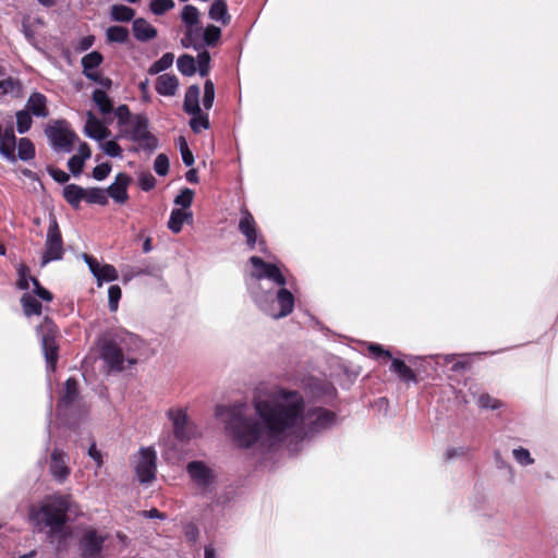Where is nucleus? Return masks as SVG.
<instances>
[{"mask_svg": "<svg viewBox=\"0 0 558 558\" xmlns=\"http://www.w3.org/2000/svg\"><path fill=\"white\" fill-rule=\"evenodd\" d=\"M148 119L145 116H136L130 129L124 131V137L137 143L140 148L153 153L158 147V140L148 130Z\"/></svg>", "mask_w": 558, "mask_h": 558, "instance_id": "6", "label": "nucleus"}, {"mask_svg": "<svg viewBox=\"0 0 558 558\" xmlns=\"http://www.w3.org/2000/svg\"><path fill=\"white\" fill-rule=\"evenodd\" d=\"M468 453L469 449L466 447H452L447 449L446 459L451 460L459 457H465Z\"/></svg>", "mask_w": 558, "mask_h": 558, "instance_id": "63", "label": "nucleus"}, {"mask_svg": "<svg viewBox=\"0 0 558 558\" xmlns=\"http://www.w3.org/2000/svg\"><path fill=\"white\" fill-rule=\"evenodd\" d=\"M44 132L51 149L57 153H71L74 149L75 142L78 141V136L72 130L71 124L63 119L50 122L46 125Z\"/></svg>", "mask_w": 558, "mask_h": 558, "instance_id": "4", "label": "nucleus"}, {"mask_svg": "<svg viewBox=\"0 0 558 558\" xmlns=\"http://www.w3.org/2000/svg\"><path fill=\"white\" fill-rule=\"evenodd\" d=\"M186 473L202 493L213 489L216 476L214 471L204 461L194 460L189 462L186 464Z\"/></svg>", "mask_w": 558, "mask_h": 558, "instance_id": "10", "label": "nucleus"}, {"mask_svg": "<svg viewBox=\"0 0 558 558\" xmlns=\"http://www.w3.org/2000/svg\"><path fill=\"white\" fill-rule=\"evenodd\" d=\"M112 112H114L120 124H125L131 117V111L126 105H120Z\"/></svg>", "mask_w": 558, "mask_h": 558, "instance_id": "57", "label": "nucleus"}, {"mask_svg": "<svg viewBox=\"0 0 558 558\" xmlns=\"http://www.w3.org/2000/svg\"><path fill=\"white\" fill-rule=\"evenodd\" d=\"M106 536L98 534L94 529H87L80 539L82 558H98L102 551Z\"/></svg>", "mask_w": 558, "mask_h": 558, "instance_id": "13", "label": "nucleus"}, {"mask_svg": "<svg viewBox=\"0 0 558 558\" xmlns=\"http://www.w3.org/2000/svg\"><path fill=\"white\" fill-rule=\"evenodd\" d=\"M208 15L213 21L220 22L222 25H228L231 16L228 12V5L225 0L213 1Z\"/></svg>", "mask_w": 558, "mask_h": 558, "instance_id": "24", "label": "nucleus"}, {"mask_svg": "<svg viewBox=\"0 0 558 558\" xmlns=\"http://www.w3.org/2000/svg\"><path fill=\"white\" fill-rule=\"evenodd\" d=\"M210 54L208 51H203L197 56V68L201 76H206L209 72Z\"/></svg>", "mask_w": 558, "mask_h": 558, "instance_id": "50", "label": "nucleus"}, {"mask_svg": "<svg viewBox=\"0 0 558 558\" xmlns=\"http://www.w3.org/2000/svg\"><path fill=\"white\" fill-rule=\"evenodd\" d=\"M85 202L88 204L107 205L108 197L105 190L100 187L86 189Z\"/></svg>", "mask_w": 558, "mask_h": 558, "instance_id": "36", "label": "nucleus"}, {"mask_svg": "<svg viewBox=\"0 0 558 558\" xmlns=\"http://www.w3.org/2000/svg\"><path fill=\"white\" fill-rule=\"evenodd\" d=\"M184 536L190 543H196L199 536V531L196 525L189 524L184 529Z\"/></svg>", "mask_w": 558, "mask_h": 558, "instance_id": "64", "label": "nucleus"}, {"mask_svg": "<svg viewBox=\"0 0 558 558\" xmlns=\"http://www.w3.org/2000/svg\"><path fill=\"white\" fill-rule=\"evenodd\" d=\"M100 355L110 371L120 372L124 369L126 355L112 338L110 332H106L100 339Z\"/></svg>", "mask_w": 558, "mask_h": 558, "instance_id": "9", "label": "nucleus"}, {"mask_svg": "<svg viewBox=\"0 0 558 558\" xmlns=\"http://www.w3.org/2000/svg\"><path fill=\"white\" fill-rule=\"evenodd\" d=\"M198 17H199V12H198V9L194 5H191V4H186L183 9H182V12H181V19H182V22L186 25L187 27V32H186V35L185 37L182 39V45L184 47H190V41H189V37L192 35L193 33V26L197 25L198 24Z\"/></svg>", "mask_w": 558, "mask_h": 558, "instance_id": "20", "label": "nucleus"}, {"mask_svg": "<svg viewBox=\"0 0 558 558\" xmlns=\"http://www.w3.org/2000/svg\"><path fill=\"white\" fill-rule=\"evenodd\" d=\"M131 181L132 179L128 173H118L114 181L105 190L107 197L110 196L118 204H124L129 199L128 186Z\"/></svg>", "mask_w": 558, "mask_h": 558, "instance_id": "15", "label": "nucleus"}, {"mask_svg": "<svg viewBox=\"0 0 558 558\" xmlns=\"http://www.w3.org/2000/svg\"><path fill=\"white\" fill-rule=\"evenodd\" d=\"M47 171L49 175L58 183L64 184L70 180V175L59 168L50 166L47 168Z\"/></svg>", "mask_w": 558, "mask_h": 558, "instance_id": "56", "label": "nucleus"}, {"mask_svg": "<svg viewBox=\"0 0 558 558\" xmlns=\"http://www.w3.org/2000/svg\"><path fill=\"white\" fill-rule=\"evenodd\" d=\"M102 151L111 158H122V148L116 141L100 143Z\"/></svg>", "mask_w": 558, "mask_h": 558, "instance_id": "47", "label": "nucleus"}, {"mask_svg": "<svg viewBox=\"0 0 558 558\" xmlns=\"http://www.w3.org/2000/svg\"><path fill=\"white\" fill-rule=\"evenodd\" d=\"M21 304L27 317L41 314L43 305L32 293H24L21 298Z\"/></svg>", "mask_w": 558, "mask_h": 558, "instance_id": "28", "label": "nucleus"}, {"mask_svg": "<svg viewBox=\"0 0 558 558\" xmlns=\"http://www.w3.org/2000/svg\"><path fill=\"white\" fill-rule=\"evenodd\" d=\"M132 31L135 39L141 43L149 41L157 36L156 27L143 17L133 20Z\"/></svg>", "mask_w": 558, "mask_h": 558, "instance_id": "19", "label": "nucleus"}, {"mask_svg": "<svg viewBox=\"0 0 558 558\" xmlns=\"http://www.w3.org/2000/svg\"><path fill=\"white\" fill-rule=\"evenodd\" d=\"M368 351L376 359H379L381 356L387 357V359H391V353L388 350H385L378 343H369L368 344Z\"/></svg>", "mask_w": 558, "mask_h": 558, "instance_id": "59", "label": "nucleus"}, {"mask_svg": "<svg viewBox=\"0 0 558 558\" xmlns=\"http://www.w3.org/2000/svg\"><path fill=\"white\" fill-rule=\"evenodd\" d=\"M83 258H84L85 263L87 264L90 272L96 278L98 276L101 265L98 263V260L95 257H93L88 254H84Z\"/></svg>", "mask_w": 558, "mask_h": 558, "instance_id": "62", "label": "nucleus"}, {"mask_svg": "<svg viewBox=\"0 0 558 558\" xmlns=\"http://www.w3.org/2000/svg\"><path fill=\"white\" fill-rule=\"evenodd\" d=\"M22 90V84L19 80L13 77H8L3 81H0V95H19Z\"/></svg>", "mask_w": 558, "mask_h": 558, "instance_id": "38", "label": "nucleus"}, {"mask_svg": "<svg viewBox=\"0 0 558 558\" xmlns=\"http://www.w3.org/2000/svg\"><path fill=\"white\" fill-rule=\"evenodd\" d=\"M178 70L182 75L192 76L196 72L195 59L190 54H183L177 60Z\"/></svg>", "mask_w": 558, "mask_h": 558, "instance_id": "34", "label": "nucleus"}, {"mask_svg": "<svg viewBox=\"0 0 558 558\" xmlns=\"http://www.w3.org/2000/svg\"><path fill=\"white\" fill-rule=\"evenodd\" d=\"M107 40L110 43L124 44L130 37V32L124 26H110L106 31Z\"/></svg>", "mask_w": 558, "mask_h": 558, "instance_id": "32", "label": "nucleus"}, {"mask_svg": "<svg viewBox=\"0 0 558 558\" xmlns=\"http://www.w3.org/2000/svg\"><path fill=\"white\" fill-rule=\"evenodd\" d=\"M84 133L89 138L101 142L110 135V130L92 111H88Z\"/></svg>", "mask_w": 558, "mask_h": 558, "instance_id": "17", "label": "nucleus"}, {"mask_svg": "<svg viewBox=\"0 0 558 558\" xmlns=\"http://www.w3.org/2000/svg\"><path fill=\"white\" fill-rule=\"evenodd\" d=\"M77 513V507L70 496L54 495L40 506H32L28 517L38 532H46L51 544L61 550L71 534L66 526L71 514Z\"/></svg>", "mask_w": 558, "mask_h": 558, "instance_id": "3", "label": "nucleus"}, {"mask_svg": "<svg viewBox=\"0 0 558 558\" xmlns=\"http://www.w3.org/2000/svg\"><path fill=\"white\" fill-rule=\"evenodd\" d=\"M86 189L71 183L63 187L62 195L66 203L74 209H78L81 203L85 201Z\"/></svg>", "mask_w": 558, "mask_h": 558, "instance_id": "22", "label": "nucleus"}, {"mask_svg": "<svg viewBox=\"0 0 558 558\" xmlns=\"http://www.w3.org/2000/svg\"><path fill=\"white\" fill-rule=\"evenodd\" d=\"M96 279L98 280L99 283L101 281H107V282L114 281L118 279V271L112 265H109V264L101 265Z\"/></svg>", "mask_w": 558, "mask_h": 558, "instance_id": "41", "label": "nucleus"}, {"mask_svg": "<svg viewBox=\"0 0 558 558\" xmlns=\"http://www.w3.org/2000/svg\"><path fill=\"white\" fill-rule=\"evenodd\" d=\"M168 417L172 422L173 434L179 441H187L193 437V428L184 410L170 409Z\"/></svg>", "mask_w": 558, "mask_h": 558, "instance_id": "14", "label": "nucleus"}, {"mask_svg": "<svg viewBox=\"0 0 558 558\" xmlns=\"http://www.w3.org/2000/svg\"><path fill=\"white\" fill-rule=\"evenodd\" d=\"M36 332L41 343L47 368L48 371H54L58 360V345L56 342L57 326L50 318L45 317L41 324L37 326Z\"/></svg>", "mask_w": 558, "mask_h": 558, "instance_id": "5", "label": "nucleus"}, {"mask_svg": "<svg viewBox=\"0 0 558 558\" xmlns=\"http://www.w3.org/2000/svg\"><path fill=\"white\" fill-rule=\"evenodd\" d=\"M192 220V213L184 209H172L168 221V228L173 233H179L182 230L183 223Z\"/></svg>", "mask_w": 558, "mask_h": 558, "instance_id": "27", "label": "nucleus"}, {"mask_svg": "<svg viewBox=\"0 0 558 558\" xmlns=\"http://www.w3.org/2000/svg\"><path fill=\"white\" fill-rule=\"evenodd\" d=\"M17 157L22 161H28L35 157V146L29 138L22 137L19 140Z\"/></svg>", "mask_w": 558, "mask_h": 558, "instance_id": "33", "label": "nucleus"}, {"mask_svg": "<svg viewBox=\"0 0 558 558\" xmlns=\"http://www.w3.org/2000/svg\"><path fill=\"white\" fill-rule=\"evenodd\" d=\"M215 100V85L210 80L204 83L203 106L206 110L211 109Z\"/></svg>", "mask_w": 558, "mask_h": 558, "instance_id": "44", "label": "nucleus"}, {"mask_svg": "<svg viewBox=\"0 0 558 558\" xmlns=\"http://www.w3.org/2000/svg\"><path fill=\"white\" fill-rule=\"evenodd\" d=\"M63 254V240L59 225L57 218L51 215L49 218V227L46 234L45 250L41 256L40 266L45 267L51 262L62 259Z\"/></svg>", "mask_w": 558, "mask_h": 558, "instance_id": "7", "label": "nucleus"}, {"mask_svg": "<svg viewBox=\"0 0 558 558\" xmlns=\"http://www.w3.org/2000/svg\"><path fill=\"white\" fill-rule=\"evenodd\" d=\"M29 269L25 265H20L17 269L19 279H17V288L21 290H28L29 289V282H32V279H29Z\"/></svg>", "mask_w": 558, "mask_h": 558, "instance_id": "51", "label": "nucleus"}, {"mask_svg": "<svg viewBox=\"0 0 558 558\" xmlns=\"http://www.w3.org/2000/svg\"><path fill=\"white\" fill-rule=\"evenodd\" d=\"M33 283V295L38 296L43 301L50 302L53 299V295L46 288L41 287L40 282L35 277H29Z\"/></svg>", "mask_w": 558, "mask_h": 558, "instance_id": "48", "label": "nucleus"}, {"mask_svg": "<svg viewBox=\"0 0 558 558\" xmlns=\"http://www.w3.org/2000/svg\"><path fill=\"white\" fill-rule=\"evenodd\" d=\"M47 102V97L44 94L34 92L27 99L25 110L37 118H47L49 116Z\"/></svg>", "mask_w": 558, "mask_h": 558, "instance_id": "18", "label": "nucleus"}, {"mask_svg": "<svg viewBox=\"0 0 558 558\" xmlns=\"http://www.w3.org/2000/svg\"><path fill=\"white\" fill-rule=\"evenodd\" d=\"M136 464V474L138 481L148 484L156 477V452L151 448H142Z\"/></svg>", "mask_w": 558, "mask_h": 558, "instance_id": "12", "label": "nucleus"}, {"mask_svg": "<svg viewBox=\"0 0 558 558\" xmlns=\"http://www.w3.org/2000/svg\"><path fill=\"white\" fill-rule=\"evenodd\" d=\"M477 404L482 409L496 410V409L500 408L499 400L490 397L488 393L481 395L477 399Z\"/></svg>", "mask_w": 558, "mask_h": 558, "instance_id": "53", "label": "nucleus"}, {"mask_svg": "<svg viewBox=\"0 0 558 558\" xmlns=\"http://www.w3.org/2000/svg\"><path fill=\"white\" fill-rule=\"evenodd\" d=\"M121 295H122V291L119 286L112 284L109 287V289H108V306L111 312H116L118 310Z\"/></svg>", "mask_w": 558, "mask_h": 558, "instance_id": "43", "label": "nucleus"}, {"mask_svg": "<svg viewBox=\"0 0 558 558\" xmlns=\"http://www.w3.org/2000/svg\"><path fill=\"white\" fill-rule=\"evenodd\" d=\"M173 0H153L150 2V11L156 15H162L167 11L174 8Z\"/></svg>", "mask_w": 558, "mask_h": 558, "instance_id": "46", "label": "nucleus"}, {"mask_svg": "<svg viewBox=\"0 0 558 558\" xmlns=\"http://www.w3.org/2000/svg\"><path fill=\"white\" fill-rule=\"evenodd\" d=\"M192 116L190 120V126L194 133H201L202 130H208L210 126L208 116L203 111H199L197 114L190 113Z\"/></svg>", "mask_w": 558, "mask_h": 558, "instance_id": "37", "label": "nucleus"}, {"mask_svg": "<svg viewBox=\"0 0 558 558\" xmlns=\"http://www.w3.org/2000/svg\"><path fill=\"white\" fill-rule=\"evenodd\" d=\"M239 231L245 238L246 246L250 250L257 248L260 253L266 254L268 251L266 241L259 234L257 223L253 215L246 208L241 209V217L238 226Z\"/></svg>", "mask_w": 558, "mask_h": 558, "instance_id": "8", "label": "nucleus"}, {"mask_svg": "<svg viewBox=\"0 0 558 558\" xmlns=\"http://www.w3.org/2000/svg\"><path fill=\"white\" fill-rule=\"evenodd\" d=\"M253 408L256 418L245 402L216 408V415L222 420L238 448L269 450L287 440L307 439L332 428L338 422L333 411L307 407L301 392L286 388L255 396Z\"/></svg>", "mask_w": 558, "mask_h": 558, "instance_id": "1", "label": "nucleus"}, {"mask_svg": "<svg viewBox=\"0 0 558 558\" xmlns=\"http://www.w3.org/2000/svg\"><path fill=\"white\" fill-rule=\"evenodd\" d=\"M65 458V453L57 448L51 453L50 473L59 483L64 482L70 475V468L68 466Z\"/></svg>", "mask_w": 558, "mask_h": 558, "instance_id": "16", "label": "nucleus"}, {"mask_svg": "<svg viewBox=\"0 0 558 558\" xmlns=\"http://www.w3.org/2000/svg\"><path fill=\"white\" fill-rule=\"evenodd\" d=\"M154 170L160 177H165L169 171V159L165 154H159L154 161Z\"/></svg>", "mask_w": 558, "mask_h": 558, "instance_id": "49", "label": "nucleus"}, {"mask_svg": "<svg viewBox=\"0 0 558 558\" xmlns=\"http://www.w3.org/2000/svg\"><path fill=\"white\" fill-rule=\"evenodd\" d=\"M390 371L404 383H416V375L402 360L392 359Z\"/></svg>", "mask_w": 558, "mask_h": 558, "instance_id": "26", "label": "nucleus"}, {"mask_svg": "<svg viewBox=\"0 0 558 558\" xmlns=\"http://www.w3.org/2000/svg\"><path fill=\"white\" fill-rule=\"evenodd\" d=\"M15 146L16 145H10L9 143L0 142V154L5 159L10 161L15 160Z\"/></svg>", "mask_w": 558, "mask_h": 558, "instance_id": "61", "label": "nucleus"}, {"mask_svg": "<svg viewBox=\"0 0 558 558\" xmlns=\"http://www.w3.org/2000/svg\"><path fill=\"white\" fill-rule=\"evenodd\" d=\"M193 197L194 192L191 189L185 187L180 192L179 195L175 196L174 204L181 206L182 209H187L193 203Z\"/></svg>", "mask_w": 558, "mask_h": 558, "instance_id": "42", "label": "nucleus"}, {"mask_svg": "<svg viewBox=\"0 0 558 558\" xmlns=\"http://www.w3.org/2000/svg\"><path fill=\"white\" fill-rule=\"evenodd\" d=\"M221 37V29L215 25H208L203 33L204 41L207 46L214 47Z\"/></svg>", "mask_w": 558, "mask_h": 558, "instance_id": "40", "label": "nucleus"}, {"mask_svg": "<svg viewBox=\"0 0 558 558\" xmlns=\"http://www.w3.org/2000/svg\"><path fill=\"white\" fill-rule=\"evenodd\" d=\"M78 397V390H77V381L74 378H69L65 381L64 387V393L62 395L61 399L58 403V410L61 411L62 409L71 405L73 402L76 401Z\"/></svg>", "mask_w": 558, "mask_h": 558, "instance_id": "25", "label": "nucleus"}, {"mask_svg": "<svg viewBox=\"0 0 558 558\" xmlns=\"http://www.w3.org/2000/svg\"><path fill=\"white\" fill-rule=\"evenodd\" d=\"M199 95L201 89L198 85H191L187 87L183 101V110L185 113L197 114L199 111H202L199 107Z\"/></svg>", "mask_w": 558, "mask_h": 558, "instance_id": "23", "label": "nucleus"}, {"mask_svg": "<svg viewBox=\"0 0 558 558\" xmlns=\"http://www.w3.org/2000/svg\"><path fill=\"white\" fill-rule=\"evenodd\" d=\"M174 60V54L171 52L165 53L159 60L155 61L149 68H148V74L149 75H156L162 71H166L169 69Z\"/></svg>", "mask_w": 558, "mask_h": 558, "instance_id": "35", "label": "nucleus"}, {"mask_svg": "<svg viewBox=\"0 0 558 558\" xmlns=\"http://www.w3.org/2000/svg\"><path fill=\"white\" fill-rule=\"evenodd\" d=\"M92 98L101 114L107 116L113 111L112 100L105 90L98 88L95 89Z\"/></svg>", "mask_w": 558, "mask_h": 558, "instance_id": "29", "label": "nucleus"}, {"mask_svg": "<svg viewBox=\"0 0 558 558\" xmlns=\"http://www.w3.org/2000/svg\"><path fill=\"white\" fill-rule=\"evenodd\" d=\"M95 43V37L93 35H87L78 40L75 45L74 49L76 52H84L88 50Z\"/></svg>", "mask_w": 558, "mask_h": 558, "instance_id": "60", "label": "nucleus"}, {"mask_svg": "<svg viewBox=\"0 0 558 558\" xmlns=\"http://www.w3.org/2000/svg\"><path fill=\"white\" fill-rule=\"evenodd\" d=\"M104 57L98 51H92L82 58L83 74L87 75L95 72V70L102 63Z\"/></svg>", "mask_w": 558, "mask_h": 558, "instance_id": "31", "label": "nucleus"}, {"mask_svg": "<svg viewBox=\"0 0 558 558\" xmlns=\"http://www.w3.org/2000/svg\"><path fill=\"white\" fill-rule=\"evenodd\" d=\"M109 332L126 355V362L131 365L135 364L137 357L134 354L143 348V340L125 329H114Z\"/></svg>", "mask_w": 558, "mask_h": 558, "instance_id": "11", "label": "nucleus"}, {"mask_svg": "<svg viewBox=\"0 0 558 558\" xmlns=\"http://www.w3.org/2000/svg\"><path fill=\"white\" fill-rule=\"evenodd\" d=\"M85 77L90 80V81H93V82H95V83H97V84H99V85H101L105 88H108V89L112 86L111 78L101 76L96 71L85 75Z\"/></svg>", "mask_w": 558, "mask_h": 558, "instance_id": "58", "label": "nucleus"}, {"mask_svg": "<svg viewBox=\"0 0 558 558\" xmlns=\"http://www.w3.org/2000/svg\"><path fill=\"white\" fill-rule=\"evenodd\" d=\"M110 16L116 22H130L135 20V11L128 5L113 4L110 10Z\"/></svg>", "mask_w": 558, "mask_h": 558, "instance_id": "30", "label": "nucleus"}, {"mask_svg": "<svg viewBox=\"0 0 558 558\" xmlns=\"http://www.w3.org/2000/svg\"><path fill=\"white\" fill-rule=\"evenodd\" d=\"M111 171V166L109 162H102L100 165H97L93 169V178L97 181L105 180Z\"/></svg>", "mask_w": 558, "mask_h": 558, "instance_id": "55", "label": "nucleus"}, {"mask_svg": "<svg viewBox=\"0 0 558 558\" xmlns=\"http://www.w3.org/2000/svg\"><path fill=\"white\" fill-rule=\"evenodd\" d=\"M512 456L514 460L523 466L532 465L534 463V459L532 458L530 451L523 447L513 449Z\"/></svg>", "mask_w": 558, "mask_h": 558, "instance_id": "45", "label": "nucleus"}, {"mask_svg": "<svg viewBox=\"0 0 558 558\" xmlns=\"http://www.w3.org/2000/svg\"><path fill=\"white\" fill-rule=\"evenodd\" d=\"M84 163L85 161L80 158V157H76L75 155H73L69 160H68V167H69V170L70 172L74 175V177H77L82 173L83 171V168H84Z\"/></svg>", "mask_w": 558, "mask_h": 558, "instance_id": "54", "label": "nucleus"}, {"mask_svg": "<svg viewBox=\"0 0 558 558\" xmlns=\"http://www.w3.org/2000/svg\"><path fill=\"white\" fill-rule=\"evenodd\" d=\"M138 185L143 191L148 192L156 186V179L150 172H142L138 175Z\"/></svg>", "mask_w": 558, "mask_h": 558, "instance_id": "52", "label": "nucleus"}, {"mask_svg": "<svg viewBox=\"0 0 558 558\" xmlns=\"http://www.w3.org/2000/svg\"><path fill=\"white\" fill-rule=\"evenodd\" d=\"M179 86V81L173 74H161L157 77L155 89L161 96H174Z\"/></svg>", "mask_w": 558, "mask_h": 558, "instance_id": "21", "label": "nucleus"}, {"mask_svg": "<svg viewBox=\"0 0 558 558\" xmlns=\"http://www.w3.org/2000/svg\"><path fill=\"white\" fill-rule=\"evenodd\" d=\"M32 113L27 110H20L16 112V131L20 134H25L32 128Z\"/></svg>", "mask_w": 558, "mask_h": 558, "instance_id": "39", "label": "nucleus"}, {"mask_svg": "<svg viewBox=\"0 0 558 558\" xmlns=\"http://www.w3.org/2000/svg\"><path fill=\"white\" fill-rule=\"evenodd\" d=\"M253 269L246 279V287L254 304L267 316L280 319L289 316L294 308V295L284 288L287 279L275 263L251 256Z\"/></svg>", "mask_w": 558, "mask_h": 558, "instance_id": "2", "label": "nucleus"}]
</instances>
